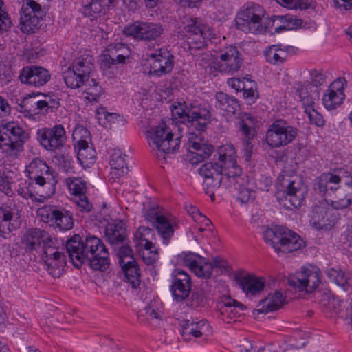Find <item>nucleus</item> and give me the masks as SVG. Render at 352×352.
Segmentation results:
<instances>
[{"label":"nucleus","mask_w":352,"mask_h":352,"mask_svg":"<svg viewBox=\"0 0 352 352\" xmlns=\"http://www.w3.org/2000/svg\"><path fill=\"white\" fill-rule=\"evenodd\" d=\"M265 10L258 4L248 2L245 3L236 17V28L245 32L260 34L270 27L274 26V31L279 33L282 30H293L302 24V20L290 14L284 16L274 15L267 23L263 22Z\"/></svg>","instance_id":"f257e3e1"},{"label":"nucleus","mask_w":352,"mask_h":352,"mask_svg":"<svg viewBox=\"0 0 352 352\" xmlns=\"http://www.w3.org/2000/svg\"><path fill=\"white\" fill-rule=\"evenodd\" d=\"M67 252L74 265L80 267L83 263L95 270L105 271L109 267V254L102 240L95 236L83 240L78 234L68 239Z\"/></svg>","instance_id":"f03ea898"},{"label":"nucleus","mask_w":352,"mask_h":352,"mask_svg":"<svg viewBox=\"0 0 352 352\" xmlns=\"http://www.w3.org/2000/svg\"><path fill=\"white\" fill-rule=\"evenodd\" d=\"M199 173L206 177L212 176V174L216 175L217 178L214 182L211 180L208 182V185L213 187L218 186L223 179H227V186L243 180V170L237 163L236 150L232 144L223 146L219 151L218 162L205 163L199 168Z\"/></svg>","instance_id":"7ed1b4c3"},{"label":"nucleus","mask_w":352,"mask_h":352,"mask_svg":"<svg viewBox=\"0 0 352 352\" xmlns=\"http://www.w3.org/2000/svg\"><path fill=\"white\" fill-rule=\"evenodd\" d=\"M170 109L173 116L187 127L186 134L191 132L202 133L212 121L209 107L198 101L174 102Z\"/></svg>","instance_id":"20e7f679"},{"label":"nucleus","mask_w":352,"mask_h":352,"mask_svg":"<svg viewBox=\"0 0 352 352\" xmlns=\"http://www.w3.org/2000/svg\"><path fill=\"white\" fill-rule=\"evenodd\" d=\"M28 177L32 180L43 192L42 198H49L54 194L58 182L54 169L40 159H34L26 166Z\"/></svg>","instance_id":"39448f33"},{"label":"nucleus","mask_w":352,"mask_h":352,"mask_svg":"<svg viewBox=\"0 0 352 352\" xmlns=\"http://www.w3.org/2000/svg\"><path fill=\"white\" fill-rule=\"evenodd\" d=\"M276 198L280 205L292 210L300 207L304 200V190L299 179L279 175L276 180Z\"/></svg>","instance_id":"423d86ee"},{"label":"nucleus","mask_w":352,"mask_h":352,"mask_svg":"<svg viewBox=\"0 0 352 352\" xmlns=\"http://www.w3.org/2000/svg\"><path fill=\"white\" fill-rule=\"evenodd\" d=\"M148 142L158 158L165 160V155L176 151L180 144V138H173V134L164 123L148 131Z\"/></svg>","instance_id":"0eeeda50"},{"label":"nucleus","mask_w":352,"mask_h":352,"mask_svg":"<svg viewBox=\"0 0 352 352\" xmlns=\"http://www.w3.org/2000/svg\"><path fill=\"white\" fill-rule=\"evenodd\" d=\"M263 237L276 252L289 253L305 245L303 240L297 234L284 228H277L274 230L268 228L265 231Z\"/></svg>","instance_id":"6e6552de"},{"label":"nucleus","mask_w":352,"mask_h":352,"mask_svg":"<svg viewBox=\"0 0 352 352\" xmlns=\"http://www.w3.org/2000/svg\"><path fill=\"white\" fill-rule=\"evenodd\" d=\"M144 217L156 228L163 243L168 245L174 234L175 219L170 214H165L162 208L153 204L144 209Z\"/></svg>","instance_id":"1a4fd4ad"},{"label":"nucleus","mask_w":352,"mask_h":352,"mask_svg":"<svg viewBox=\"0 0 352 352\" xmlns=\"http://www.w3.org/2000/svg\"><path fill=\"white\" fill-rule=\"evenodd\" d=\"M298 129L285 120L278 119L270 125L265 136L271 148H279L291 143L296 138Z\"/></svg>","instance_id":"9d476101"},{"label":"nucleus","mask_w":352,"mask_h":352,"mask_svg":"<svg viewBox=\"0 0 352 352\" xmlns=\"http://www.w3.org/2000/svg\"><path fill=\"white\" fill-rule=\"evenodd\" d=\"M36 140L49 152L61 150L65 145L67 136L65 127L56 124L52 127H42L36 131Z\"/></svg>","instance_id":"9b49d317"},{"label":"nucleus","mask_w":352,"mask_h":352,"mask_svg":"<svg viewBox=\"0 0 352 352\" xmlns=\"http://www.w3.org/2000/svg\"><path fill=\"white\" fill-rule=\"evenodd\" d=\"M212 64L214 70L232 74L239 70L243 58L237 47L231 45L219 49Z\"/></svg>","instance_id":"f8f14e48"},{"label":"nucleus","mask_w":352,"mask_h":352,"mask_svg":"<svg viewBox=\"0 0 352 352\" xmlns=\"http://www.w3.org/2000/svg\"><path fill=\"white\" fill-rule=\"evenodd\" d=\"M45 16L44 10L35 0H25L21 8L20 29L25 34L34 33L40 28V21Z\"/></svg>","instance_id":"ddd939ff"},{"label":"nucleus","mask_w":352,"mask_h":352,"mask_svg":"<svg viewBox=\"0 0 352 352\" xmlns=\"http://www.w3.org/2000/svg\"><path fill=\"white\" fill-rule=\"evenodd\" d=\"M164 30L160 23L136 21L126 26L122 32L128 37L148 42L157 40Z\"/></svg>","instance_id":"4468645a"},{"label":"nucleus","mask_w":352,"mask_h":352,"mask_svg":"<svg viewBox=\"0 0 352 352\" xmlns=\"http://www.w3.org/2000/svg\"><path fill=\"white\" fill-rule=\"evenodd\" d=\"M94 65L90 60L77 58L74 60L72 67H68L63 72V78L66 85L76 89L85 84L89 77Z\"/></svg>","instance_id":"2eb2a0df"},{"label":"nucleus","mask_w":352,"mask_h":352,"mask_svg":"<svg viewBox=\"0 0 352 352\" xmlns=\"http://www.w3.org/2000/svg\"><path fill=\"white\" fill-rule=\"evenodd\" d=\"M43 219L54 223L61 231L72 230L74 227L73 213L64 208L46 205L38 210Z\"/></svg>","instance_id":"dca6fc26"},{"label":"nucleus","mask_w":352,"mask_h":352,"mask_svg":"<svg viewBox=\"0 0 352 352\" xmlns=\"http://www.w3.org/2000/svg\"><path fill=\"white\" fill-rule=\"evenodd\" d=\"M42 95L38 93L37 95ZM42 100H36L34 98L29 96L23 100L21 108L23 112H27L28 116L37 115L40 111L45 113H52L60 107L58 97L54 93L43 94Z\"/></svg>","instance_id":"f3484780"},{"label":"nucleus","mask_w":352,"mask_h":352,"mask_svg":"<svg viewBox=\"0 0 352 352\" xmlns=\"http://www.w3.org/2000/svg\"><path fill=\"white\" fill-rule=\"evenodd\" d=\"M184 29L186 32V45L190 52L193 50H201L206 46V38L208 37V28L197 19H190L187 21Z\"/></svg>","instance_id":"a211bd4d"},{"label":"nucleus","mask_w":352,"mask_h":352,"mask_svg":"<svg viewBox=\"0 0 352 352\" xmlns=\"http://www.w3.org/2000/svg\"><path fill=\"white\" fill-rule=\"evenodd\" d=\"M187 140L185 146L190 153L189 161L192 164H197L208 158L213 151V146L206 144L199 132H191L186 134Z\"/></svg>","instance_id":"6ab92c4d"},{"label":"nucleus","mask_w":352,"mask_h":352,"mask_svg":"<svg viewBox=\"0 0 352 352\" xmlns=\"http://www.w3.org/2000/svg\"><path fill=\"white\" fill-rule=\"evenodd\" d=\"M6 137L3 138V146L6 152L19 153L23 150V144L30 138V135L17 123L8 122L5 124Z\"/></svg>","instance_id":"aec40b11"},{"label":"nucleus","mask_w":352,"mask_h":352,"mask_svg":"<svg viewBox=\"0 0 352 352\" xmlns=\"http://www.w3.org/2000/svg\"><path fill=\"white\" fill-rule=\"evenodd\" d=\"M242 135V150L246 161H250L253 153L254 140L256 136L254 128L255 119L248 113H244L239 122Z\"/></svg>","instance_id":"412c9836"},{"label":"nucleus","mask_w":352,"mask_h":352,"mask_svg":"<svg viewBox=\"0 0 352 352\" xmlns=\"http://www.w3.org/2000/svg\"><path fill=\"white\" fill-rule=\"evenodd\" d=\"M320 274L316 270L302 268L288 278L289 286L300 291L312 292L319 285Z\"/></svg>","instance_id":"4be33fe9"},{"label":"nucleus","mask_w":352,"mask_h":352,"mask_svg":"<svg viewBox=\"0 0 352 352\" xmlns=\"http://www.w3.org/2000/svg\"><path fill=\"white\" fill-rule=\"evenodd\" d=\"M150 61V74L162 76L170 73L174 66V58L169 52L159 49L155 52L148 54Z\"/></svg>","instance_id":"5701e85b"},{"label":"nucleus","mask_w":352,"mask_h":352,"mask_svg":"<svg viewBox=\"0 0 352 352\" xmlns=\"http://www.w3.org/2000/svg\"><path fill=\"white\" fill-rule=\"evenodd\" d=\"M50 72L41 66L30 65L24 67L21 71L19 79L21 83L34 87H40L50 81Z\"/></svg>","instance_id":"b1692460"},{"label":"nucleus","mask_w":352,"mask_h":352,"mask_svg":"<svg viewBox=\"0 0 352 352\" xmlns=\"http://www.w3.org/2000/svg\"><path fill=\"white\" fill-rule=\"evenodd\" d=\"M183 263L187 266L197 277L209 278L213 271V264L208 259L193 252L185 254Z\"/></svg>","instance_id":"393cba45"},{"label":"nucleus","mask_w":352,"mask_h":352,"mask_svg":"<svg viewBox=\"0 0 352 352\" xmlns=\"http://www.w3.org/2000/svg\"><path fill=\"white\" fill-rule=\"evenodd\" d=\"M172 284L170 292L177 302H182L190 294L191 282L189 275L184 271L177 269L172 275Z\"/></svg>","instance_id":"a878e982"},{"label":"nucleus","mask_w":352,"mask_h":352,"mask_svg":"<svg viewBox=\"0 0 352 352\" xmlns=\"http://www.w3.org/2000/svg\"><path fill=\"white\" fill-rule=\"evenodd\" d=\"M342 177L333 173H323L316 179V189H318L325 199L329 197L334 199Z\"/></svg>","instance_id":"bb28decb"},{"label":"nucleus","mask_w":352,"mask_h":352,"mask_svg":"<svg viewBox=\"0 0 352 352\" xmlns=\"http://www.w3.org/2000/svg\"><path fill=\"white\" fill-rule=\"evenodd\" d=\"M345 82L344 78H338L326 90L322 97L323 104L326 109H335L342 104L345 97L343 92Z\"/></svg>","instance_id":"cd10ccee"},{"label":"nucleus","mask_w":352,"mask_h":352,"mask_svg":"<svg viewBox=\"0 0 352 352\" xmlns=\"http://www.w3.org/2000/svg\"><path fill=\"white\" fill-rule=\"evenodd\" d=\"M331 206L336 210L347 208L352 204V177H343L334 199H331Z\"/></svg>","instance_id":"c85d7f7f"},{"label":"nucleus","mask_w":352,"mask_h":352,"mask_svg":"<svg viewBox=\"0 0 352 352\" xmlns=\"http://www.w3.org/2000/svg\"><path fill=\"white\" fill-rule=\"evenodd\" d=\"M332 210L325 207L316 206L310 221L311 226L317 230H330L336 223V217Z\"/></svg>","instance_id":"c756f323"},{"label":"nucleus","mask_w":352,"mask_h":352,"mask_svg":"<svg viewBox=\"0 0 352 352\" xmlns=\"http://www.w3.org/2000/svg\"><path fill=\"white\" fill-rule=\"evenodd\" d=\"M105 235L109 243L114 247L124 243L127 240L125 224L120 220L109 223L105 228Z\"/></svg>","instance_id":"7c9ffc66"},{"label":"nucleus","mask_w":352,"mask_h":352,"mask_svg":"<svg viewBox=\"0 0 352 352\" xmlns=\"http://www.w3.org/2000/svg\"><path fill=\"white\" fill-rule=\"evenodd\" d=\"M126 155L120 149H114L111 155L109 164L111 166V179L114 181L126 175L129 172V167L126 162Z\"/></svg>","instance_id":"2f4dec72"},{"label":"nucleus","mask_w":352,"mask_h":352,"mask_svg":"<svg viewBox=\"0 0 352 352\" xmlns=\"http://www.w3.org/2000/svg\"><path fill=\"white\" fill-rule=\"evenodd\" d=\"M236 280L240 287L246 294L256 295L261 292L265 287V280L262 277H257L254 275H246L236 277Z\"/></svg>","instance_id":"473e14b6"},{"label":"nucleus","mask_w":352,"mask_h":352,"mask_svg":"<svg viewBox=\"0 0 352 352\" xmlns=\"http://www.w3.org/2000/svg\"><path fill=\"white\" fill-rule=\"evenodd\" d=\"M207 324L204 320L194 322L190 320H182L179 325L181 327L180 335L185 342L190 340V335L195 338H199L202 336V330Z\"/></svg>","instance_id":"72a5a7b5"},{"label":"nucleus","mask_w":352,"mask_h":352,"mask_svg":"<svg viewBox=\"0 0 352 352\" xmlns=\"http://www.w3.org/2000/svg\"><path fill=\"white\" fill-rule=\"evenodd\" d=\"M116 0H91L82 8V13L86 17L92 19H96L105 12L107 7L114 3Z\"/></svg>","instance_id":"f704fd0d"},{"label":"nucleus","mask_w":352,"mask_h":352,"mask_svg":"<svg viewBox=\"0 0 352 352\" xmlns=\"http://www.w3.org/2000/svg\"><path fill=\"white\" fill-rule=\"evenodd\" d=\"M285 298L281 292L276 291L274 294H270L267 298L260 301L257 310L258 313H267L280 309L283 305Z\"/></svg>","instance_id":"c9c22d12"},{"label":"nucleus","mask_w":352,"mask_h":352,"mask_svg":"<svg viewBox=\"0 0 352 352\" xmlns=\"http://www.w3.org/2000/svg\"><path fill=\"white\" fill-rule=\"evenodd\" d=\"M47 266V271L54 278L60 277L66 265L65 256L63 253L43 258Z\"/></svg>","instance_id":"e433bc0d"},{"label":"nucleus","mask_w":352,"mask_h":352,"mask_svg":"<svg viewBox=\"0 0 352 352\" xmlns=\"http://www.w3.org/2000/svg\"><path fill=\"white\" fill-rule=\"evenodd\" d=\"M47 232L41 229H30L23 236V243L29 250H36L41 245L43 239H47Z\"/></svg>","instance_id":"4c0bfd02"},{"label":"nucleus","mask_w":352,"mask_h":352,"mask_svg":"<svg viewBox=\"0 0 352 352\" xmlns=\"http://www.w3.org/2000/svg\"><path fill=\"white\" fill-rule=\"evenodd\" d=\"M216 107L227 112L228 114H234L239 104L237 100L223 92H217L215 96Z\"/></svg>","instance_id":"58836bf2"},{"label":"nucleus","mask_w":352,"mask_h":352,"mask_svg":"<svg viewBox=\"0 0 352 352\" xmlns=\"http://www.w3.org/2000/svg\"><path fill=\"white\" fill-rule=\"evenodd\" d=\"M124 277L132 288H137L140 284V271L136 261L130 262V264L120 265Z\"/></svg>","instance_id":"ea45409f"},{"label":"nucleus","mask_w":352,"mask_h":352,"mask_svg":"<svg viewBox=\"0 0 352 352\" xmlns=\"http://www.w3.org/2000/svg\"><path fill=\"white\" fill-rule=\"evenodd\" d=\"M17 194L24 199H36V196L38 195L42 197L41 190L38 189L34 182L28 178V180L21 181L16 189Z\"/></svg>","instance_id":"a19ab883"},{"label":"nucleus","mask_w":352,"mask_h":352,"mask_svg":"<svg viewBox=\"0 0 352 352\" xmlns=\"http://www.w3.org/2000/svg\"><path fill=\"white\" fill-rule=\"evenodd\" d=\"M75 149L77 159L85 168H89L95 163L96 151L93 147L87 144V146L75 148Z\"/></svg>","instance_id":"79ce46f5"},{"label":"nucleus","mask_w":352,"mask_h":352,"mask_svg":"<svg viewBox=\"0 0 352 352\" xmlns=\"http://www.w3.org/2000/svg\"><path fill=\"white\" fill-rule=\"evenodd\" d=\"M299 96L305 110H307L308 108H315L316 102L319 98V93L317 89L312 91L308 87H305L299 89Z\"/></svg>","instance_id":"37998d69"},{"label":"nucleus","mask_w":352,"mask_h":352,"mask_svg":"<svg viewBox=\"0 0 352 352\" xmlns=\"http://www.w3.org/2000/svg\"><path fill=\"white\" fill-rule=\"evenodd\" d=\"M72 140L75 148L87 146L91 141L90 132L83 126L77 125L73 130Z\"/></svg>","instance_id":"c03bdc74"},{"label":"nucleus","mask_w":352,"mask_h":352,"mask_svg":"<svg viewBox=\"0 0 352 352\" xmlns=\"http://www.w3.org/2000/svg\"><path fill=\"white\" fill-rule=\"evenodd\" d=\"M266 60L268 63L274 65H279L284 62L287 53L280 48L279 45L270 46L265 53Z\"/></svg>","instance_id":"a18cd8bd"},{"label":"nucleus","mask_w":352,"mask_h":352,"mask_svg":"<svg viewBox=\"0 0 352 352\" xmlns=\"http://www.w3.org/2000/svg\"><path fill=\"white\" fill-rule=\"evenodd\" d=\"M326 274L331 280L335 282L344 291L349 290L350 285L348 283V276L344 272L338 269L330 268L326 270Z\"/></svg>","instance_id":"49530a36"},{"label":"nucleus","mask_w":352,"mask_h":352,"mask_svg":"<svg viewBox=\"0 0 352 352\" xmlns=\"http://www.w3.org/2000/svg\"><path fill=\"white\" fill-rule=\"evenodd\" d=\"M83 85L85 86V92L87 94V98L89 101H97L103 93L101 86L94 78L89 80L88 77Z\"/></svg>","instance_id":"de8ad7c7"},{"label":"nucleus","mask_w":352,"mask_h":352,"mask_svg":"<svg viewBox=\"0 0 352 352\" xmlns=\"http://www.w3.org/2000/svg\"><path fill=\"white\" fill-rule=\"evenodd\" d=\"M243 180L240 181V183L235 182L232 184L239 191L238 199L241 203H248L255 197V192L244 186L247 182V179L242 175Z\"/></svg>","instance_id":"09e8293b"},{"label":"nucleus","mask_w":352,"mask_h":352,"mask_svg":"<svg viewBox=\"0 0 352 352\" xmlns=\"http://www.w3.org/2000/svg\"><path fill=\"white\" fill-rule=\"evenodd\" d=\"M107 54H104L101 60V67L109 68L112 65L123 63L126 59V55L124 54H116L115 50H107Z\"/></svg>","instance_id":"8fccbe9b"},{"label":"nucleus","mask_w":352,"mask_h":352,"mask_svg":"<svg viewBox=\"0 0 352 352\" xmlns=\"http://www.w3.org/2000/svg\"><path fill=\"white\" fill-rule=\"evenodd\" d=\"M115 250L120 265L124 263L130 264V262L135 261L133 256V251L128 245L122 243L117 245L115 247Z\"/></svg>","instance_id":"3c124183"},{"label":"nucleus","mask_w":352,"mask_h":352,"mask_svg":"<svg viewBox=\"0 0 352 352\" xmlns=\"http://www.w3.org/2000/svg\"><path fill=\"white\" fill-rule=\"evenodd\" d=\"M66 184L69 191L76 197L85 195L87 190L86 184L80 178L69 177L66 179Z\"/></svg>","instance_id":"603ef678"},{"label":"nucleus","mask_w":352,"mask_h":352,"mask_svg":"<svg viewBox=\"0 0 352 352\" xmlns=\"http://www.w3.org/2000/svg\"><path fill=\"white\" fill-rule=\"evenodd\" d=\"M154 236L153 230L148 227H140L136 232L135 237L140 241V243L145 249L153 248V243L151 241Z\"/></svg>","instance_id":"864d4df0"},{"label":"nucleus","mask_w":352,"mask_h":352,"mask_svg":"<svg viewBox=\"0 0 352 352\" xmlns=\"http://www.w3.org/2000/svg\"><path fill=\"white\" fill-rule=\"evenodd\" d=\"M47 239H43L41 245L43 250V258L52 256L56 253H61L56 250V241L47 233Z\"/></svg>","instance_id":"5fc2aeb1"},{"label":"nucleus","mask_w":352,"mask_h":352,"mask_svg":"<svg viewBox=\"0 0 352 352\" xmlns=\"http://www.w3.org/2000/svg\"><path fill=\"white\" fill-rule=\"evenodd\" d=\"M13 218V212L9 207L0 208V233L5 232V227L9 232L12 230L10 221Z\"/></svg>","instance_id":"6e6d98bb"},{"label":"nucleus","mask_w":352,"mask_h":352,"mask_svg":"<svg viewBox=\"0 0 352 352\" xmlns=\"http://www.w3.org/2000/svg\"><path fill=\"white\" fill-rule=\"evenodd\" d=\"M280 6L289 9L305 10L311 6V0H275Z\"/></svg>","instance_id":"4d7b16f0"},{"label":"nucleus","mask_w":352,"mask_h":352,"mask_svg":"<svg viewBox=\"0 0 352 352\" xmlns=\"http://www.w3.org/2000/svg\"><path fill=\"white\" fill-rule=\"evenodd\" d=\"M201 175L205 178L204 185L206 186V193L209 195V196L210 197L212 200L214 199V190L216 189L219 188L221 186L224 187L225 188H228L232 187V186L226 185L227 179H222V182L219 184V185L218 186L213 187V186H212V185H208V182H210L209 181H210V180L213 181V182H214V181L217 178V177L216 175H214V174L212 175V176H208V177H206L205 175Z\"/></svg>","instance_id":"13d9d810"},{"label":"nucleus","mask_w":352,"mask_h":352,"mask_svg":"<svg viewBox=\"0 0 352 352\" xmlns=\"http://www.w3.org/2000/svg\"><path fill=\"white\" fill-rule=\"evenodd\" d=\"M98 120L100 121L104 119V125L109 124V125L112 123H115L116 120L120 118V116L115 113H109L104 108H101L97 111Z\"/></svg>","instance_id":"bf43d9fd"},{"label":"nucleus","mask_w":352,"mask_h":352,"mask_svg":"<svg viewBox=\"0 0 352 352\" xmlns=\"http://www.w3.org/2000/svg\"><path fill=\"white\" fill-rule=\"evenodd\" d=\"M248 85L245 89L243 90V97L249 104L254 103L258 98V91L253 88V82L247 80Z\"/></svg>","instance_id":"052dcab7"},{"label":"nucleus","mask_w":352,"mask_h":352,"mask_svg":"<svg viewBox=\"0 0 352 352\" xmlns=\"http://www.w3.org/2000/svg\"><path fill=\"white\" fill-rule=\"evenodd\" d=\"M305 112L311 123L318 126H322L324 124L323 116L315 108H308L307 110H305Z\"/></svg>","instance_id":"680f3d73"},{"label":"nucleus","mask_w":352,"mask_h":352,"mask_svg":"<svg viewBox=\"0 0 352 352\" xmlns=\"http://www.w3.org/2000/svg\"><path fill=\"white\" fill-rule=\"evenodd\" d=\"M153 248H150L149 249H145L142 252V259L144 262L148 265H153L158 258V252L156 249L154 250L152 249Z\"/></svg>","instance_id":"e2e57ef3"},{"label":"nucleus","mask_w":352,"mask_h":352,"mask_svg":"<svg viewBox=\"0 0 352 352\" xmlns=\"http://www.w3.org/2000/svg\"><path fill=\"white\" fill-rule=\"evenodd\" d=\"M311 84L307 85L309 89L312 87H315L316 89L326 82L325 76L322 73L316 70H314L311 72Z\"/></svg>","instance_id":"0e129e2a"},{"label":"nucleus","mask_w":352,"mask_h":352,"mask_svg":"<svg viewBox=\"0 0 352 352\" xmlns=\"http://www.w3.org/2000/svg\"><path fill=\"white\" fill-rule=\"evenodd\" d=\"M75 203L81 212H89L92 210V204L89 201L86 195L76 197Z\"/></svg>","instance_id":"69168bd1"},{"label":"nucleus","mask_w":352,"mask_h":352,"mask_svg":"<svg viewBox=\"0 0 352 352\" xmlns=\"http://www.w3.org/2000/svg\"><path fill=\"white\" fill-rule=\"evenodd\" d=\"M12 26V20L6 10L0 12V32L8 31Z\"/></svg>","instance_id":"338daca9"},{"label":"nucleus","mask_w":352,"mask_h":352,"mask_svg":"<svg viewBox=\"0 0 352 352\" xmlns=\"http://www.w3.org/2000/svg\"><path fill=\"white\" fill-rule=\"evenodd\" d=\"M247 79H240L236 78H232L228 80V84L232 88L235 89L237 91H242L245 89L246 85H248Z\"/></svg>","instance_id":"774afa93"}]
</instances>
